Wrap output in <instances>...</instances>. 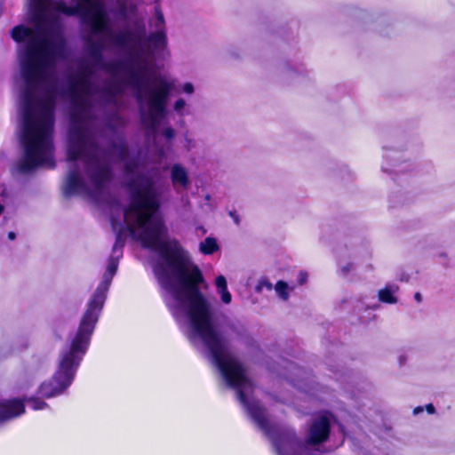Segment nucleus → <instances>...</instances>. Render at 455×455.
Listing matches in <instances>:
<instances>
[{"mask_svg": "<svg viewBox=\"0 0 455 455\" xmlns=\"http://www.w3.org/2000/svg\"><path fill=\"white\" fill-rule=\"evenodd\" d=\"M25 412L24 402L18 398L0 399V423L20 416Z\"/></svg>", "mask_w": 455, "mask_h": 455, "instance_id": "obj_4", "label": "nucleus"}, {"mask_svg": "<svg viewBox=\"0 0 455 455\" xmlns=\"http://www.w3.org/2000/svg\"><path fill=\"white\" fill-rule=\"evenodd\" d=\"M155 29L150 35L145 33L148 52L141 59L128 58L124 61L125 77L122 79L124 87H131L140 107L143 125L154 137L167 115L169 96L175 82L164 76H157L149 84L148 72L152 66L155 52L166 44L165 20L159 5L155 6L154 17L150 22Z\"/></svg>", "mask_w": 455, "mask_h": 455, "instance_id": "obj_2", "label": "nucleus"}, {"mask_svg": "<svg viewBox=\"0 0 455 455\" xmlns=\"http://www.w3.org/2000/svg\"><path fill=\"white\" fill-rule=\"evenodd\" d=\"M288 367L289 375L286 378L289 379V381L303 392L307 393L309 381L307 373L293 363H290Z\"/></svg>", "mask_w": 455, "mask_h": 455, "instance_id": "obj_5", "label": "nucleus"}, {"mask_svg": "<svg viewBox=\"0 0 455 455\" xmlns=\"http://www.w3.org/2000/svg\"><path fill=\"white\" fill-rule=\"evenodd\" d=\"M115 121L116 122L117 125H124V121L122 117H120L118 115L115 116Z\"/></svg>", "mask_w": 455, "mask_h": 455, "instance_id": "obj_20", "label": "nucleus"}, {"mask_svg": "<svg viewBox=\"0 0 455 455\" xmlns=\"http://www.w3.org/2000/svg\"><path fill=\"white\" fill-rule=\"evenodd\" d=\"M331 424L328 417L322 415L315 418L311 424L307 436V443L317 444L327 440Z\"/></svg>", "mask_w": 455, "mask_h": 455, "instance_id": "obj_3", "label": "nucleus"}, {"mask_svg": "<svg viewBox=\"0 0 455 455\" xmlns=\"http://www.w3.org/2000/svg\"><path fill=\"white\" fill-rule=\"evenodd\" d=\"M307 279V274L306 272H299L298 275V281L300 284H303L306 283Z\"/></svg>", "mask_w": 455, "mask_h": 455, "instance_id": "obj_18", "label": "nucleus"}, {"mask_svg": "<svg viewBox=\"0 0 455 455\" xmlns=\"http://www.w3.org/2000/svg\"><path fill=\"white\" fill-rule=\"evenodd\" d=\"M163 135H164L167 140H172V139L175 136V132H174V130H173L172 127H166V128L163 131Z\"/></svg>", "mask_w": 455, "mask_h": 455, "instance_id": "obj_17", "label": "nucleus"}, {"mask_svg": "<svg viewBox=\"0 0 455 455\" xmlns=\"http://www.w3.org/2000/svg\"><path fill=\"white\" fill-rule=\"evenodd\" d=\"M186 107V101L183 99H178L174 105L173 109L180 116H183V110Z\"/></svg>", "mask_w": 455, "mask_h": 455, "instance_id": "obj_14", "label": "nucleus"}, {"mask_svg": "<svg viewBox=\"0 0 455 455\" xmlns=\"http://www.w3.org/2000/svg\"><path fill=\"white\" fill-rule=\"evenodd\" d=\"M3 211H4V207L2 204H0V214L3 212Z\"/></svg>", "mask_w": 455, "mask_h": 455, "instance_id": "obj_26", "label": "nucleus"}, {"mask_svg": "<svg viewBox=\"0 0 455 455\" xmlns=\"http://www.w3.org/2000/svg\"><path fill=\"white\" fill-rule=\"evenodd\" d=\"M182 92L186 94H193L195 92L194 85L191 83H185L182 85Z\"/></svg>", "mask_w": 455, "mask_h": 455, "instance_id": "obj_16", "label": "nucleus"}, {"mask_svg": "<svg viewBox=\"0 0 455 455\" xmlns=\"http://www.w3.org/2000/svg\"><path fill=\"white\" fill-rule=\"evenodd\" d=\"M378 307H379V306H378V305H376V306L372 307V308H373V309H376V308H378Z\"/></svg>", "mask_w": 455, "mask_h": 455, "instance_id": "obj_27", "label": "nucleus"}, {"mask_svg": "<svg viewBox=\"0 0 455 455\" xmlns=\"http://www.w3.org/2000/svg\"><path fill=\"white\" fill-rule=\"evenodd\" d=\"M219 245L217 241L212 237H207L199 244V250L203 254L210 255L218 251Z\"/></svg>", "mask_w": 455, "mask_h": 455, "instance_id": "obj_10", "label": "nucleus"}, {"mask_svg": "<svg viewBox=\"0 0 455 455\" xmlns=\"http://www.w3.org/2000/svg\"><path fill=\"white\" fill-rule=\"evenodd\" d=\"M399 286L395 283H388L378 291L379 300L387 304H396L398 301L397 292Z\"/></svg>", "mask_w": 455, "mask_h": 455, "instance_id": "obj_7", "label": "nucleus"}, {"mask_svg": "<svg viewBox=\"0 0 455 455\" xmlns=\"http://www.w3.org/2000/svg\"><path fill=\"white\" fill-rule=\"evenodd\" d=\"M229 215L233 219V220L235 221V223L236 225H238L240 223V219H239L238 215L235 212H230Z\"/></svg>", "mask_w": 455, "mask_h": 455, "instance_id": "obj_19", "label": "nucleus"}, {"mask_svg": "<svg viewBox=\"0 0 455 455\" xmlns=\"http://www.w3.org/2000/svg\"><path fill=\"white\" fill-rule=\"evenodd\" d=\"M274 288L273 284L266 278L260 279L256 286V291L261 292L265 290L271 291Z\"/></svg>", "mask_w": 455, "mask_h": 455, "instance_id": "obj_13", "label": "nucleus"}, {"mask_svg": "<svg viewBox=\"0 0 455 455\" xmlns=\"http://www.w3.org/2000/svg\"><path fill=\"white\" fill-rule=\"evenodd\" d=\"M276 295L283 301H286L289 299L290 291L293 290V287L288 285L287 283L283 281H278L274 286Z\"/></svg>", "mask_w": 455, "mask_h": 455, "instance_id": "obj_11", "label": "nucleus"}, {"mask_svg": "<svg viewBox=\"0 0 455 455\" xmlns=\"http://www.w3.org/2000/svg\"><path fill=\"white\" fill-rule=\"evenodd\" d=\"M385 157L391 158L395 161L393 164L394 170H390L385 164H382V170L384 172H404L410 170L411 164L407 163L400 162V154L396 151L391 152L388 155H386Z\"/></svg>", "mask_w": 455, "mask_h": 455, "instance_id": "obj_9", "label": "nucleus"}, {"mask_svg": "<svg viewBox=\"0 0 455 455\" xmlns=\"http://www.w3.org/2000/svg\"><path fill=\"white\" fill-rule=\"evenodd\" d=\"M414 299L418 303H420L422 301V296L419 292H416L414 294Z\"/></svg>", "mask_w": 455, "mask_h": 455, "instance_id": "obj_22", "label": "nucleus"}, {"mask_svg": "<svg viewBox=\"0 0 455 455\" xmlns=\"http://www.w3.org/2000/svg\"><path fill=\"white\" fill-rule=\"evenodd\" d=\"M27 402L34 411L44 410L48 407L45 402L34 396L29 397Z\"/></svg>", "mask_w": 455, "mask_h": 455, "instance_id": "obj_12", "label": "nucleus"}, {"mask_svg": "<svg viewBox=\"0 0 455 455\" xmlns=\"http://www.w3.org/2000/svg\"><path fill=\"white\" fill-rule=\"evenodd\" d=\"M423 411V407L421 406H419V407H416L413 411V413L414 414H419V412H422Z\"/></svg>", "mask_w": 455, "mask_h": 455, "instance_id": "obj_23", "label": "nucleus"}, {"mask_svg": "<svg viewBox=\"0 0 455 455\" xmlns=\"http://www.w3.org/2000/svg\"><path fill=\"white\" fill-rule=\"evenodd\" d=\"M426 410H427V411L429 414H433V413H435V407H434V405H433L432 403L427 404V405L426 406Z\"/></svg>", "mask_w": 455, "mask_h": 455, "instance_id": "obj_21", "label": "nucleus"}, {"mask_svg": "<svg viewBox=\"0 0 455 455\" xmlns=\"http://www.w3.org/2000/svg\"><path fill=\"white\" fill-rule=\"evenodd\" d=\"M37 29L19 25L11 31L12 39L26 42L18 50L22 84L20 90V143L23 156L16 164L20 173L39 167L53 168L52 134L56 98L60 93L55 72L56 62L64 57L63 42L51 41L44 33L52 9L67 15H80L90 25L99 42L89 41V63L68 79L67 94L72 104L68 136V172L62 188H107L113 172L111 161L124 164L128 188H156L139 156L132 157L124 139L118 138L108 150L98 146L92 124L97 105L117 107V97L124 91L118 73L124 62L107 63L105 47H114L128 58L141 59L148 52L145 17L134 4H121L119 13L128 25L114 31L108 21L104 0H28Z\"/></svg>", "mask_w": 455, "mask_h": 455, "instance_id": "obj_1", "label": "nucleus"}, {"mask_svg": "<svg viewBox=\"0 0 455 455\" xmlns=\"http://www.w3.org/2000/svg\"><path fill=\"white\" fill-rule=\"evenodd\" d=\"M339 265H340V274L343 275V276H346L347 274H349L353 269H354V265L353 263H345L343 264L342 262H339Z\"/></svg>", "mask_w": 455, "mask_h": 455, "instance_id": "obj_15", "label": "nucleus"}, {"mask_svg": "<svg viewBox=\"0 0 455 455\" xmlns=\"http://www.w3.org/2000/svg\"><path fill=\"white\" fill-rule=\"evenodd\" d=\"M423 411V407L421 406H419V407H416L413 411V413L414 414H419V412H422Z\"/></svg>", "mask_w": 455, "mask_h": 455, "instance_id": "obj_24", "label": "nucleus"}, {"mask_svg": "<svg viewBox=\"0 0 455 455\" xmlns=\"http://www.w3.org/2000/svg\"><path fill=\"white\" fill-rule=\"evenodd\" d=\"M171 180L176 190L187 188L189 185V177L187 169L176 164L171 169Z\"/></svg>", "mask_w": 455, "mask_h": 455, "instance_id": "obj_6", "label": "nucleus"}, {"mask_svg": "<svg viewBox=\"0 0 455 455\" xmlns=\"http://www.w3.org/2000/svg\"><path fill=\"white\" fill-rule=\"evenodd\" d=\"M16 235L14 232H9L8 237L10 240H13L15 238Z\"/></svg>", "mask_w": 455, "mask_h": 455, "instance_id": "obj_25", "label": "nucleus"}, {"mask_svg": "<svg viewBox=\"0 0 455 455\" xmlns=\"http://www.w3.org/2000/svg\"><path fill=\"white\" fill-rule=\"evenodd\" d=\"M216 291L220 295L221 302L229 305L232 301V295L228 289V282L224 275H218L215 278Z\"/></svg>", "mask_w": 455, "mask_h": 455, "instance_id": "obj_8", "label": "nucleus"}]
</instances>
